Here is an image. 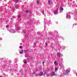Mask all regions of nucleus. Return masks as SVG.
Here are the masks:
<instances>
[{
	"instance_id": "10",
	"label": "nucleus",
	"mask_w": 77,
	"mask_h": 77,
	"mask_svg": "<svg viewBox=\"0 0 77 77\" xmlns=\"http://www.w3.org/2000/svg\"><path fill=\"white\" fill-rule=\"evenodd\" d=\"M17 17L18 18H20V17H21V16L19 15Z\"/></svg>"
},
{
	"instance_id": "2",
	"label": "nucleus",
	"mask_w": 77,
	"mask_h": 77,
	"mask_svg": "<svg viewBox=\"0 0 77 77\" xmlns=\"http://www.w3.org/2000/svg\"><path fill=\"white\" fill-rule=\"evenodd\" d=\"M40 75H44V73H43V72H40Z\"/></svg>"
},
{
	"instance_id": "23",
	"label": "nucleus",
	"mask_w": 77,
	"mask_h": 77,
	"mask_svg": "<svg viewBox=\"0 0 77 77\" xmlns=\"http://www.w3.org/2000/svg\"><path fill=\"white\" fill-rule=\"evenodd\" d=\"M0 77H2V76H1Z\"/></svg>"
},
{
	"instance_id": "18",
	"label": "nucleus",
	"mask_w": 77,
	"mask_h": 77,
	"mask_svg": "<svg viewBox=\"0 0 77 77\" xmlns=\"http://www.w3.org/2000/svg\"><path fill=\"white\" fill-rule=\"evenodd\" d=\"M54 63L55 64H56V62L55 61L54 62Z\"/></svg>"
},
{
	"instance_id": "22",
	"label": "nucleus",
	"mask_w": 77,
	"mask_h": 77,
	"mask_svg": "<svg viewBox=\"0 0 77 77\" xmlns=\"http://www.w3.org/2000/svg\"><path fill=\"white\" fill-rule=\"evenodd\" d=\"M6 27H8V25L6 26Z\"/></svg>"
},
{
	"instance_id": "17",
	"label": "nucleus",
	"mask_w": 77,
	"mask_h": 77,
	"mask_svg": "<svg viewBox=\"0 0 77 77\" xmlns=\"http://www.w3.org/2000/svg\"><path fill=\"white\" fill-rule=\"evenodd\" d=\"M24 63H27V62L25 61V62H24Z\"/></svg>"
},
{
	"instance_id": "5",
	"label": "nucleus",
	"mask_w": 77,
	"mask_h": 77,
	"mask_svg": "<svg viewBox=\"0 0 77 77\" xmlns=\"http://www.w3.org/2000/svg\"><path fill=\"white\" fill-rule=\"evenodd\" d=\"M57 56H59V57H60V53H57Z\"/></svg>"
},
{
	"instance_id": "13",
	"label": "nucleus",
	"mask_w": 77,
	"mask_h": 77,
	"mask_svg": "<svg viewBox=\"0 0 77 77\" xmlns=\"http://www.w3.org/2000/svg\"><path fill=\"white\" fill-rule=\"evenodd\" d=\"M61 9L62 11H63V8H61Z\"/></svg>"
},
{
	"instance_id": "19",
	"label": "nucleus",
	"mask_w": 77,
	"mask_h": 77,
	"mask_svg": "<svg viewBox=\"0 0 77 77\" xmlns=\"http://www.w3.org/2000/svg\"><path fill=\"white\" fill-rule=\"evenodd\" d=\"M42 63L44 64V62H43Z\"/></svg>"
},
{
	"instance_id": "16",
	"label": "nucleus",
	"mask_w": 77,
	"mask_h": 77,
	"mask_svg": "<svg viewBox=\"0 0 77 77\" xmlns=\"http://www.w3.org/2000/svg\"><path fill=\"white\" fill-rule=\"evenodd\" d=\"M45 44H46V45H48V44L47 43H45Z\"/></svg>"
},
{
	"instance_id": "7",
	"label": "nucleus",
	"mask_w": 77,
	"mask_h": 77,
	"mask_svg": "<svg viewBox=\"0 0 77 77\" xmlns=\"http://www.w3.org/2000/svg\"><path fill=\"white\" fill-rule=\"evenodd\" d=\"M29 51V50H25L24 52L26 53V52L28 51Z\"/></svg>"
},
{
	"instance_id": "9",
	"label": "nucleus",
	"mask_w": 77,
	"mask_h": 77,
	"mask_svg": "<svg viewBox=\"0 0 77 77\" xmlns=\"http://www.w3.org/2000/svg\"><path fill=\"white\" fill-rule=\"evenodd\" d=\"M57 71V68H55V72H56Z\"/></svg>"
},
{
	"instance_id": "12",
	"label": "nucleus",
	"mask_w": 77,
	"mask_h": 77,
	"mask_svg": "<svg viewBox=\"0 0 77 77\" xmlns=\"http://www.w3.org/2000/svg\"><path fill=\"white\" fill-rule=\"evenodd\" d=\"M48 3H49V4H50V1H48Z\"/></svg>"
},
{
	"instance_id": "1",
	"label": "nucleus",
	"mask_w": 77,
	"mask_h": 77,
	"mask_svg": "<svg viewBox=\"0 0 77 77\" xmlns=\"http://www.w3.org/2000/svg\"><path fill=\"white\" fill-rule=\"evenodd\" d=\"M66 74H68L69 72H70V71L68 70V69H66Z\"/></svg>"
},
{
	"instance_id": "4",
	"label": "nucleus",
	"mask_w": 77,
	"mask_h": 77,
	"mask_svg": "<svg viewBox=\"0 0 77 77\" xmlns=\"http://www.w3.org/2000/svg\"><path fill=\"white\" fill-rule=\"evenodd\" d=\"M57 10H56L54 11V14H56L57 13Z\"/></svg>"
},
{
	"instance_id": "3",
	"label": "nucleus",
	"mask_w": 77,
	"mask_h": 77,
	"mask_svg": "<svg viewBox=\"0 0 77 77\" xmlns=\"http://www.w3.org/2000/svg\"><path fill=\"white\" fill-rule=\"evenodd\" d=\"M52 76H54V75H55V73L54 72H52Z\"/></svg>"
},
{
	"instance_id": "11",
	"label": "nucleus",
	"mask_w": 77,
	"mask_h": 77,
	"mask_svg": "<svg viewBox=\"0 0 77 77\" xmlns=\"http://www.w3.org/2000/svg\"><path fill=\"white\" fill-rule=\"evenodd\" d=\"M20 48H23V47H21V46H20Z\"/></svg>"
},
{
	"instance_id": "21",
	"label": "nucleus",
	"mask_w": 77,
	"mask_h": 77,
	"mask_svg": "<svg viewBox=\"0 0 77 77\" xmlns=\"http://www.w3.org/2000/svg\"><path fill=\"white\" fill-rule=\"evenodd\" d=\"M33 44L34 45H35V44H36V43H34Z\"/></svg>"
},
{
	"instance_id": "20",
	"label": "nucleus",
	"mask_w": 77,
	"mask_h": 77,
	"mask_svg": "<svg viewBox=\"0 0 77 77\" xmlns=\"http://www.w3.org/2000/svg\"><path fill=\"white\" fill-rule=\"evenodd\" d=\"M37 3H39V2H38V1H37Z\"/></svg>"
},
{
	"instance_id": "14",
	"label": "nucleus",
	"mask_w": 77,
	"mask_h": 77,
	"mask_svg": "<svg viewBox=\"0 0 77 77\" xmlns=\"http://www.w3.org/2000/svg\"><path fill=\"white\" fill-rule=\"evenodd\" d=\"M29 12V11H26V13H27V12Z\"/></svg>"
},
{
	"instance_id": "8",
	"label": "nucleus",
	"mask_w": 77,
	"mask_h": 77,
	"mask_svg": "<svg viewBox=\"0 0 77 77\" xmlns=\"http://www.w3.org/2000/svg\"><path fill=\"white\" fill-rule=\"evenodd\" d=\"M47 74V72H46V71H45L44 74V75H45V74Z\"/></svg>"
},
{
	"instance_id": "15",
	"label": "nucleus",
	"mask_w": 77,
	"mask_h": 77,
	"mask_svg": "<svg viewBox=\"0 0 77 77\" xmlns=\"http://www.w3.org/2000/svg\"><path fill=\"white\" fill-rule=\"evenodd\" d=\"M35 72H34L33 73H32V74L33 75L34 74H35Z\"/></svg>"
},
{
	"instance_id": "6",
	"label": "nucleus",
	"mask_w": 77,
	"mask_h": 77,
	"mask_svg": "<svg viewBox=\"0 0 77 77\" xmlns=\"http://www.w3.org/2000/svg\"><path fill=\"white\" fill-rule=\"evenodd\" d=\"M23 50H22L20 52V54H22L23 53Z\"/></svg>"
}]
</instances>
